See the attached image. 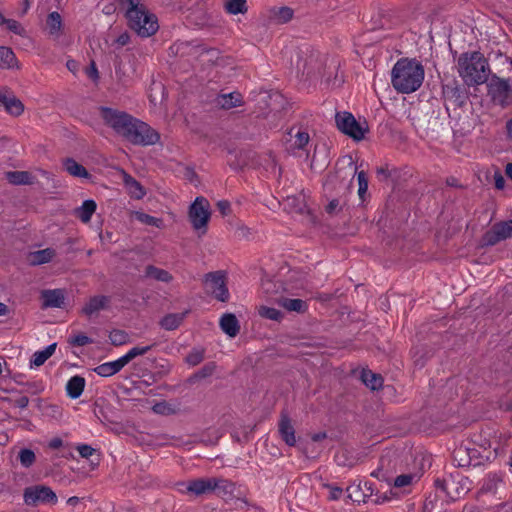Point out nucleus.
I'll return each instance as SVG.
<instances>
[{
  "mask_svg": "<svg viewBox=\"0 0 512 512\" xmlns=\"http://www.w3.org/2000/svg\"><path fill=\"white\" fill-rule=\"evenodd\" d=\"M78 453L83 458H90L94 453L95 449L87 444H80L76 447Z\"/></svg>",
  "mask_w": 512,
  "mask_h": 512,
  "instance_id": "48",
  "label": "nucleus"
},
{
  "mask_svg": "<svg viewBox=\"0 0 512 512\" xmlns=\"http://www.w3.org/2000/svg\"><path fill=\"white\" fill-rule=\"evenodd\" d=\"M85 379L81 376L71 377L66 384V393L71 399L79 398L85 388Z\"/></svg>",
  "mask_w": 512,
  "mask_h": 512,
  "instance_id": "17",
  "label": "nucleus"
},
{
  "mask_svg": "<svg viewBox=\"0 0 512 512\" xmlns=\"http://www.w3.org/2000/svg\"><path fill=\"white\" fill-rule=\"evenodd\" d=\"M63 165L65 170L74 177L85 179H88L90 177L86 168L72 158H67L66 160H64Z\"/></svg>",
  "mask_w": 512,
  "mask_h": 512,
  "instance_id": "25",
  "label": "nucleus"
},
{
  "mask_svg": "<svg viewBox=\"0 0 512 512\" xmlns=\"http://www.w3.org/2000/svg\"><path fill=\"white\" fill-rule=\"evenodd\" d=\"M146 276L165 283H168L172 280V275L168 271L154 266H148L146 268Z\"/></svg>",
  "mask_w": 512,
  "mask_h": 512,
  "instance_id": "30",
  "label": "nucleus"
},
{
  "mask_svg": "<svg viewBox=\"0 0 512 512\" xmlns=\"http://www.w3.org/2000/svg\"><path fill=\"white\" fill-rule=\"evenodd\" d=\"M0 102L4 105L6 111L13 116H19L24 111V106L19 99L15 98L14 96H7L1 91Z\"/></svg>",
  "mask_w": 512,
  "mask_h": 512,
  "instance_id": "16",
  "label": "nucleus"
},
{
  "mask_svg": "<svg viewBox=\"0 0 512 512\" xmlns=\"http://www.w3.org/2000/svg\"><path fill=\"white\" fill-rule=\"evenodd\" d=\"M506 175L512 180V163H508L505 167Z\"/></svg>",
  "mask_w": 512,
  "mask_h": 512,
  "instance_id": "61",
  "label": "nucleus"
},
{
  "mask_svg": "<svg viewBox=\"0 0 512 512\" xmlns=\"http://www.w3.org/2000/svg\"><path fill=\"white\" fill-rule=\"evenodd\" d=\"M188 216L193 229L198 235H204L207 232L211 218L209 201L205 197H197L189 207Z\"/></svg>",
  "mask_w": 512,
  "mask_h": 512,
  "instance_id": "5",
  "label": "nucleus"
},
{
  "mask_svg": "<svg viewBox=\"0 0 512 512\" xmlns=\"http://www.w3.org/2000/svg\"><path fill=\"white\" fill-rule=\"evenodd\" d=\"M24 503L28 506L38 505H56L58 497L56 493L48 486L33 485L25 488L23 492Z\"/></svg>",
  "mask_w": 512,
  "mask_h": 512,
  "instance_id": "7",
  "label": "nucleus"
},
{
  "mask_svg": "<svg viewBox=\"0 0 512 512\" xmlns=\"http://www.w3.org/2000/svg\"><path fill=\"white\" fill-rule=\"evenodd\" d=\"M494 234L497 240H502L512 235V219L494 226Z\"/></svg>",
  "mask_w": 512,
  "mask_h": 512,
  "instance_id": "32",
  "label": "nucleus"
},
{
  "mask_svg": "<svg viewBox=\"0 0 512 512\" xmlns=\"http://www.w3.org/2000/svg\"><path fill=\"white\" fill-rule=\"evenodd\" d=\"M258 313L261 317L273 321H280L283 316L281 311H279L278 309L264 305L258 308Z\"/></svg>",
  "mask_w": 512,
  "mask_h": 512,
  "instance_id": "38",
  "label": "nucleus"
},
{
  "mask_svg": "<svg viewBox=\"0 0 512 512\" xmlns=\"http://www.w3.org/2000/svg\"><path fill=\"white\" fill-rule=\"evenodd\" d=\"M165 98V89L161 83H153L149 93V100L151 105L156 107L162 104Z\"/></svg>",
  "mask_w": 512,
  "mask_h": 512,
  "instance_id": "29",
  "label": "nucleus"
},
{
  "mask_svg": "<svg viewBox=\"0 0 512 512\" xmlns=\"http://www.w3.org/2000/svg\"><path fill=\"white\" fill-rule=\"evenodd\" d=\"M22 4H23L22 14H25L29 10V8L31 6L30 0H23Z\"/></svg>",
  "mask_w": 512,
  "mask_h": 512,
  "instance_id": "62",
  "label": "nucleus"
},
{
  "mask_svg": "<svg viewBox=\"0 0 512 512\" xmlns=\"http://www.w3.org/2000/svg\"><path fill=\"white\" fill-rule=\"evenodd\" d=\"M337 207H338V201L337 200H332L328 204L327 209H328L329 212H333Z\"/></svg>",
  "mask_w": 512,
  "mask_h": 512,
  "instance_id": "60",
  "label": "nucleus"
},
{
  "mask_svg": "<svg viewBox=\"0 0 512 512\" xmlns=\"http://www.w3.org/2000/svg\"><path fill=\"white\" fill-rule=\"evenodd\" d=\"M455 485H456V483L454 481H447L446 482V488L448 489V491L453 489Z\"/></svg>",
  "mask_w": 512,
  "mask_h": 512,
  "instance_id": "64",
  "label": "nucleus"
},
{
  "mask_svg": "<svg viewBox=\"0 0 512 512\" xmlns=\"http://www.w3.org/2000/svg\"><path fill=\"white\" fill-rule=\"evenodd\" d=\"M489 93L493 100L502 106L508 105L510 100V85L507 80L496 79L489 85Z\"/></svg>",
  "mask_w": 512,
  "mask_h": 512,
  "instance_id": "11",
  "label": "nucleus"
},
{
  "mask_svg": "<svg viewBox=\"0 0 512 512\" xmlns=\"http://www.w3.org/2000/svg\"><path fill=\"white\" fill-rule=\"evenodd\" d=\"M216 105L223 109H231L242 104V96L238 92L221 94L216 97Z\"/></svg>",
  "mask_w": 512,
  "mask_h": 512,
  "instance_id": "18",
  "label": "nucleus"
},
{
  "mask_svg": "<svg viewBox=\"0 0 512 512\" xmlns=\"http://www.w3.org/2000/svg\"><path fill=\"white\" fill-rule=\"evenodd\" d=\"M54 256L55 251L53 249L47 248L39 250L32 254L31 262L33 264H44L52 260Z\"/></svg>",
  "mask_w": 512,
  "mask_h": 512,
  "instance_id": "33",
  "label": "nucleus"
},
{
  "mask_svg": "<svg viewBox=\"0 0 512 512\" xmlns=\"http://www.w3.org/2000/svg\"><path fill=\"white\" fill-rule=\"evenodd\" d=\"M221 329L229 336L235 337L239 332V323L235 315L225 314L220 320Z\"/></svg>",
  "mask_w": 512,
  "mask_h": 512,
  "instance_id": "23",
  "label": "nucleus"
},
{
  "mask_svg": "<svg viewBox=\"0 0 512 512\" xmlns=\"http://www.w3.org/2000/svg\"><path fill=\"white\" fill-rule=\"evenodd\" d=\"M127 334L121 330H113L109 334V339L113 345H122L127 341Z\"/></svg>",
  "mask_w": 512,
  "mask_h": 512,
  "instance_id": "44",
  "label": "nucleus"
},
{
  "mask_svg": "<svg viewBox=\"0 0 512 512\" xmlns=\"http://www.w3.org/2000/svg\"><path fill=\"white\" fill-rule=\"evenodd\" d=\"M309 143V134L305 131L298 130L292 137V146L297 149H304Z\"/></svg>",
  "mask_w": 512,
  "mask_h": 512,
  "instance_id": "39",
  "label": "nucleus"
},
{
  "mask_svg": "<svg viewBox=\"0 0 512 512\" xmlns=\"http://www.w3.org/2000/svg\"><path fill=\"white\" fill-rule=\"evenodd\" d=\"M43 307L61 308L65 302L64 291L61 289L44 290L41 293Z\"/></svg>",
  "mask_w": 512,
  "mask_h": 512,
  "instance_id": "12",
  "label": "nucleus"
},
{
  "mask_svg": "<svg viewBox=\"0 0 512 512\" xmlns=\"http://www.w3.org/2000/svg\"><path fill=\"white\" fill-rule=\"evenodd\" d=\"M476 453V449L470 448L468 446L460 445L453 451V461L455 465L459 467H470L476 466V463H472V458H470V453Z\"/></svg>",
  "mask_w": 512,
  "mask_h": 512,
  "instance_id": "13",
  "label": "nucleus"
},
{
  "mask_svg": "<svg viewBox=\"0 0 512 512\" xmlns=\"http://www.w3.org/2000/svg\"><path fill=\"white\" fill-rule=\"evenodd\" d=\"M218 485L219 480L215 478H202L180 483L179 490L199 496L214 491Z\"/></svg>",
  "mask_w": 512,
  "mask_h": 512,
  "instance_id": "9",
  "label": "nucleus"
},
{
  "mask_svg": "<svg viewBox=\"0 0 512 512\" xmlns=\"http://www.w3.org/2000/svg\"><path fill=\"white\" fill-rule=\"evenodd\" d=\"M134 217L140 221L141 223H144L146 225L155 226V227H161L162 220L153 216H150L143 212H135Z\"/></svg>",
  "mask_w": 512,
  "mask_h": 512,
  "instance_id": "40",
  "label": "nucleus"
},
{
  "mask_svg": "<svg viewBox=\"0 0 512 512\" xmlns=\"http://www.w3.org/2000/svg\"><path fill=\"white\" fill-rule=\"evenodd\" d=\"M424 77V67L419 61L401 58L392 68L391 84L397 92L410 94L421 87Z\"/></svg>",
  "mask_w": 512,
  "mask_h": 512,
  "instance_id": "2",
  "label": "nucleus"
},
{
  "mask_svg": "<svg viewBox=\"0 0 512 512\" xmlns=\"http://www.w3.org/2000/svg\"><path fill=\"white\" fill-rule=\"evenodd\" d=\"M66 66L74 74L78 70V63L75 60H68Z\"/></svg>",
  "mask_w": 512,
  "mask_h": 512,
  "instance_id": "56",
  "label": "nucleus"
},
{
  "mask_svg": "<svg viewBox=\"0 0 512 512\" xmlns=\"http://www.w3.org/2000/svg\"><path fill=\"white\" fill-rule=\"evenodd\" d=\"M494 184H495V187L497 189H499V190L504 189V187H505V179H504L503 175L500 172H496L494 174Z\"/></svg>",
  "mask_w": 512,
  "mask_h": 512,
  "instance_id": "51",
  "label": "nucleus"
},
{
  "mask_svg": "<svg viewBox=\"0 0 512 512\" xmlns=\"http://www.w3.org/2000/svg\"><path fill=\"white\" fill-rule=\"evenodd\" d=\"M184 318V314H169L161 320V326L166 330L176 329Z\"/></svg>",
  "mask_w": 512,
  "mask_h": 512,
  "instance_id": "35",
  "label": "nucleus"
},
{
  "mask_svg": "<svg viewBox=\"0 0 512 512\" xmlns=\"http://www.w3.org/2000/svg\"><path fill=\"white\" fill-rule=\"evenodd\" d=\"M125 8V16L129 27L140 37L147 38L154 35L158 29V19L150 12L140 0H118Z\"/></svg>",
  "mask_w": 512,
  "mask_h": 512,
  "instance_id": "3",
  "label": "nucleus"
},
{
  "mask_svg": "<svg viewBox=\"0 0 512 512\" xmlns=\"http://www.w3.org/2000/svg\"><path fill=\"white\" fill-rule=\"evenodd\" d=\"M337 128L355 141H360L368 132V124L365 120L358 121L350 112H337L335 115Z\"/></svg>",
  "mask_w": 512,
  "mask_h": 512,
  "instance_id": "6",
  "label": "nucleus"
},
{
  "mask_svg": "<svg viewBox=\"0 0 512 512\" xmlns=\"http://www.w3.org/2000/svg\"><path fill=\"white\" fill-rule=\"evenodd\" d=\"M56 346V343H52L44 349L36 351L30 360V368L43 365L55 353Z\"/></svg>",
  "mask_w": 512,
  "mask_h": 512,
  "instance_id": "19",
  "label": "nucleus"
},
{
  "mask_svg": "<svg viewBox=\"0 0 512 512\" xmlns=\"http://www.w3.org/2000/svg\"><path fill=\"white\" fill-rule=\"evenodd\" d=\"M279 433L285 443L289 446H294L296 443L295 430L290 423V420L283 416L279 423Z\"/></svg>",
  "mask_w": 512,
  "mask_h": 512,
  "instance_id": "20",
  "label": "nucleus"
},
{
  "mask_svg": "<svg viewBox=\"0 0 512 512\" xmlns=\"http://www.w3.org/2000/svg\"><path fill=\"white\" fill-rule=\"evenodd\" d=\"M125 367L121 357L114 361H109L96 366L93 371L101 377H110L117 374Z\"/></svg>",
  "mask_w": 512,
  "mask_h": 512,
  "instance_id": "15",
  "label": "nucleus"
},
{
  "mask_svg": "<svg viewBox=\"0 0 512 512\" xmlns=\"http://www.w3.org/2000/svg\"><path fill=\"white\" fill-rule=\"evenodd\" d=\"M7 180L15 185L30 184L32 183V177L28 172L15 171L8 172L6 174Z\"/></svg>",
  "mask_w": 512,
  "mask_h": 512,
  "instance_id": "31",
  "label": "nucleus"
},
{
  "mask_svg": "<svg viewBox=\"0 0 512 512\" xmlns=\"http://www.w3.org/2000/svg\"><path fill=\"white\" fill-rule=\"evenodd\" d=\"M457 65L458 73L467 85L483 84L488 79V64L480 52L460 55Z\"/></svg>",
  "mask_w": 512,
  "mask_h": 512,
  "instance_id": "4",
  "label": "nucleus"
},
{
  "mask_svg": "<svg viewBox=\"0 0 512 512\" xmlns=\"http://www.w3.org/2000/svg\"><path fill=\"white\" fill-rule=\"evenodd\" d=\"M129 41H130L129 34L124 32L116 38L115 43L117 44L118 47H122V46L127 45L129 43Z\"/></svg>",
  "mask_w": 512,
  "mask_h": 512,
  "instance_id": "53",
  "label": "nucleus"
},
{
  "mask_svg": "<svg viewBox=\"0 0 512 512\" xmlns=\"http://www.w3.org/2000/svg\"><path fill=\"white\" fill-rule=\"evenodd\" d=\"M86 74L89 78H91L93 81H98L99 79V73L98 69L94 62H91L90 66L86 69Z\"/></svg>",
  "mask_w": 512,
  "mask_h": 512,
  "instance_id": "49",
  "label": "nucleus"
},
{
  "mask_svg": "<svg viewBox=\"0 0 512 512\" xmlns=\"http://www.w3.org/2000/svg\"><path fill=\"white\" fill-rule=\"evenodd\" d=\"M108 304V298L106 296H94L83 307V313L87 316H91L101 309H104Z\"/></svg>",
  "mask_w": 512,
  "mask_h": 512,
  "instance_id": "21",
  "label": "nucleus"
},
{
  "mask_svg": "<svg viewBox=\"0 0 512 512\" xmlns=\"http://www.w3.org/2000/svg\"><path fill=\"white\" fill-rule=\"evenodd\" d=\"M151 346H135L132 347L126 354L121 356L122 362H124L125 366L134 358L138 356H142L150 351Z\"/></svg>",
  "mask_w": 512,
  "mask_h": 512,
  "instance_id": "34",
  "label": "nucleus"
},
{
  "mask_svg": "<svg viewBox=\"0 0 512 512\" xmlns=\"http://www.w3.org/2000/svg\"><path fill=\"white\" fill-rule=\"evenodd\" d=\"M358 181V195L361 199H364L365 194L368 190V179L365 172L360 171L357 173Z\"/></svg>",
  "mask_w": 512,
  "mask_h": 512,
  "instance_id": "41",
  "label": "nucleus"
},
{
  "mask_svg": "<svg viewBox=\"0 0 512 512\" xmlns=\"http://www.w3.org/2000/svg\"><path fill=\"white\" fill-rule=\"evenodd\" d=\"M415 478V475L403 474L396 477V479L394 480V485L395 487H405L410 485L415 480Z\"/></svg>",
  "mask_w": 512,
  "mask_h": 512,
  "instance_id": "46",
  "label": "nucleus"
},
{
  "mask_svg": "<svg viewBox=\"0 0 512 512\" xmlns=\"http://www.w3.org/2000/svg\"><path fill=\"white\" fill-rule=\"evenodd\" d=\"M19 460L24 467H30L35 461V454L30 449H22L19 452Z\"/></svg>",
  "mask_w": 512,
  "mask_h": 512,
  "instance_id": "42",
  "label": "nucleus"
},
{
  "mask_svg": "<svg viewBox=\"0 0 512 512\" xmlns=\"http://www.w3.org/2000/svg\"><path fill=\"white\" fill-rule=\"evenodd\" d=\"M17 66L15 54L8 47H0V68L11 69Z\"/></svg>",
  "mask_w": 512,
  "mask_h": 512,
  "instance_id": "27",
  "label": "nucleus"
},
{
  "mask_svg": "<svg viewBox=\"0 0 512 512\" xmlns=\"http://www.w3.org/2000/svg\"><path fill=\"white\" fill-rule=\"evenodd\" d=\"M153 411L158 414H166L170 411V408L165 402H159L153 406Z\"/></svg>",
  "mask_w": 512,
  "mask_h": 512,
  "instance_id": "50",
  "label": "nucleus"
},
{
  "mask_svg": "<svg viewBox=\"0 0 512 512\" xmlns=\"http://www.w3.org/2000/svg\"><path fill=\"white\" fill-rule=\"evenodd\" d=\"M278 304L286 310L293 312H304L307 309L306 302L301 299L281 298L278 300Z\"/></svg>",
  "mask_w": 512,
  "mask_h": 512,
  "instance_id": "28",
  "label": "nucleus"
},
{
  "mask_svg": "<svg viewBox=\"0 0 512 512\" xmlns=\"http://www.w3.org/2000/svg\"><path fill=\"white\" fill-rule=\"evenodd\" d=\"M225 8L230 14H239L247 11L246 0H225Z\"/></svg>",
  "mask_w": 512,
  "mask_h": 512,
  "instance_id": "37",
  "label": "nucleus"
},
{
  "mask_svg": "<svg viewBox=\"0 0 512 512\" xmlns=\"http://www.w3.org/2000/svg\"><path fill=\"white\" fill-rule=\"evenodd\" d=\"M460 483H461L460 490L458 488H456L458 497H460L462 494L463 495L466 494L470 489V482L468 481V479L463 478L460 480Z\"/></svg>",
  "mask_w": 512,
  "mask_h": 512,
  "instance_id": "52",
  "label": "nucleus"
},
{
  "mask_svg": "<svg viewBox=\"0 0 512 512\" xmlns=\"http://www.w3.org/2000/svg\"><path fill=\"white\" fill-rule=\"evenodd\" d=\"M361 379L363 383L372 390L381 388L383 384L382 377L370 370H363L361 373Z\"/></svg>",
  "mask_w": 512,
  "mask_h": 512,
  "instance_id": "26",
  "label": "nucleus"
},
{
  "mask_svg": "<svg viewBox=\"0 0 512 512\" xmlns=\"http://www.w3.org/2000/svg\"><path fill=\"white\" fill-rule=\"evenodd\" d=\"M99 113L108 127L133 144L148 146L154 145L160 140V135L156 130L124 111L100 107Z\"/></svg>",
  "mask_w": 512,
  "mask_h": 512,
  "instance_id": "1",
  "label": "nucleus"
},
{
  "mask_svg": "<svg viewBox=\"0 0 512 512\" xmlns=\"http://www.w3.org/2000/svg\"><path fill=\"white\" fill-rule=\"evenodd\" d=\"M203 359V351L200 349H193L186 357V362L189 365L195 366Z\"/></svg>",
  "mask_w": 512,
  "mask_h": 512,
  "instance_id": "45",
  "label": "nucleus"
},
{
  "mask_svg": "<svg viewBox=\"0 0 512 512\" xmlns=\"http://www.w3.org/2000/svg\"><path fill=\"white\" fill-rule=\"evenodd\" d=\"M348 497L357 503H364L374 494L373 483L369 481L354 482L347 487Z\"/></svg>",
  "mask_w": 512,
  "mask_h": 512,
  "instance_id": "10",
  "label": "nucleus"
},
{
  "mask_svg": "<svg viewBox=\"0 0 512 512\" xmlns=\"http://www.w3.org/2000/svg\"><path fill=\"white\" fill-rule=\"evenodd\" d=\"M8 312V308L4 303L0 302V316L6 315Z\"/></svg>",
  "mask_w": 512,
  "mask_h": 512,
  "instance_id": "63",
  "label": "nucleus"
},
{
  "mask_svg": "<svg viewBox=\"0 0 512 512\" xmlns=\"http://www.w3.org/2000/svg\"><path fill=\"white\" fill-rule=\"evenodd\" d=\"M205 285L207 291L219 301L225 302L229 299L225 276L222 272L208 274L205 278Z\"/></svg>",
  "mask_w": 512,
  "mask_h": 512,
  "instance_id": "8",
  "label": "nucleus"
},
{
  "mask_svg": "<svg viewBox=\"0 0 512 512\" xmlns=\"http://www.w3.org/2000/svg\"><path fill=\"white\" fill-rule=\"evenodd\" d=\"M68 342L72 346L81 347V346L91 344L93 341L91 338H89L88 336H86L84 334H76V335L71 336L69 338Z\"/></svg>",
  "mask_w": 512,
  "mask_h": 512,
  "instance_id": "43",
  "label": "nucleus"
},
{
  "mask_svg": "<svg viewBox=\"0 0 512 512\" xmlns=\"http://www.w3.org/2000/svg\"><path fill=\"white\" fill-rule=\"evenodd\" d=\"M506 129L508 138L512 139V118L508 120L506 124Z\"/></svg>",
  "mask_w": 512,
  "mask_h": 512,
  "instance_id": "59",
  "label": "nucleus"
},
{
  "mask_svg": "<svg viewBox=\"0 0 512 512\" xmlns=\"http://www.w3.org/2000/svg\"><path fill=\"white\" fill-rule=\"evenodd\" d=\"M293 16L292 9L288 7H280L272 11V19L277 23H286Z\"/></svg>",
  "mask_w": 512,
  "mask_h": 512,
  "instance_id": "36",
  "label": "nucleus"
},
{
  "mask_svg": "<svg viewBox=\"0 0 512 512\" xmlns=\"http://www.w3.org/2000/svg\"><path fill=\"white\" fill-rule=\"evenodd\" d=\"M63 446V441L59 437H55L49 441V447L52 449H58Z\"/></svg>",
  "mask_w": 512,
  "mask_h": 512,
  "instance_id": "55",
  "label": "nucleus"
},
{
  "mask_svg": "<svg viewBox=\"0 0 512 512\" xmlns=\"http://www.w3.org/2000/svg\"><path fill=\"white\" fill-rule=\"evenodd\" d=\"M217 207L222 215L226 216L230 212V203L225 200H221L217 203Z\"/></svg>",
  "mask_w": 512,
  "mask_h": 512,
  "instance_id": "54",
  "label": "nucleus"
},
{
  "mask_svg": "<svg viewBox=\"0 0 512 512\" xmlns=\"http://www.w3.org/2000/svg\"><path fill=\"white\" fill-rule=\"evenodd\" d=\"M341 493H342L341 489L335 488V489L331 490L330 498L331 499H338L339 496L341 495Z\"/></svg>",
  "mask_w": 512,
  "mask_h": 512,
  "instance_id": "57",
  "label": "nucleus"
},
{
  "mask_svg": "<svg viewBox=\"0 0 512 512\" xmlns=\"http://www.w3.org/2000/svg\"><path fill=\"white\" fill-rule=\"evenodd\" d=\"M63 29L62 17L58 12H51L46 18L45 30L53 39L61 36Z\"/></svg>",
  "mask_w": 512,
  "mask_h": 512,
  "instance_id": "14",
  "label": "nucleus"
},
{
  "mask_svg": "<svg viewBox=\"0 0 512 512\" xmlns=\"http://www.w3.org/2000/svg\"><path fill=\"white\" fill-rule=\"evenodd\" d=\"M96 208V202L94 200L88 199L85 200L82 205L75 210V214L83 223H88L95 213Z\"/></svg>",
  "mask_w": 512,
  "mask_h": 512,
  "instance_id": "24",
  "label": "nucleus"
},
{
  "mask_svg": "<svg viewBox=\"0 0 512 512\" xmlns=\"http://www.w3.org/2000/svg\"><path fill=\"white\" fill-rule=\"evenodd\" d=\"M79 502H80V499L76 496H72V497L68 498V500H67V504L69 506H76Z\"/></svg>",
  "mask_w": 512,
  "mask_h": 512,
  "instance_id": "58",
  "label": "nucleus"
},
{
  "mask_svg": "<svg viewBox=\"0 0 512 512\" xmlns=\"http://www.w3.org/2000/svg\"><path fill=\"white\" fill-rule=\"evenodd\" d=\"M5 25L11 32H13L17 35L25 34L24 27L18 21L14 20V19H8Z\"/></svg>",
  "mask_w": 512,
  "mask_h": 512,
  "instance_id": "47",
  "label": "nucleus"
},
{
  "mask_svg": "<svg viewBox=\"0 0 512 512\" xmlns=\"http://www.w3.org/2000/svg\"><path fill=\"white\" fill-rule=\"evenodd\" d=\"M125 188L128 194L135 199H142L145 196V190L142 185L128 174L123 177Z\"/></svg>",
  "mask_w": 512,
  "mask_h": 512,
  "instance_id": "22",
  "label": "nucleus"
}]
</instances>
